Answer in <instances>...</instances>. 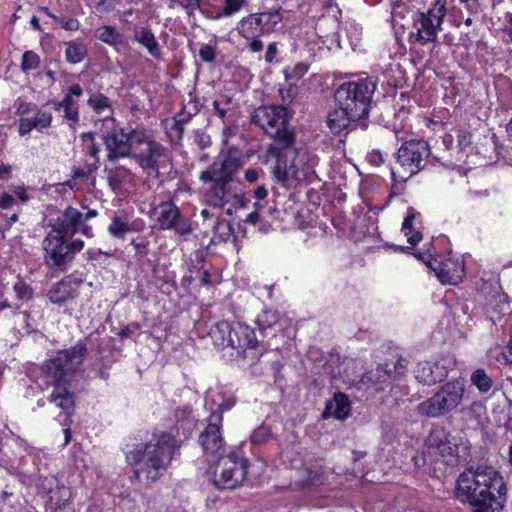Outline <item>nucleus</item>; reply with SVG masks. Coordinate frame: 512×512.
Returning a JSON list of instances; mask_svg holds the SVG:
<instances>
[{
  "label": "nucleus",
  "mask_w": 512,
  "mask_h": 512,
  "mask_svg": "<svg viewBox=\"0 0 512 512\" xmlns=\"http://www.w3.org/2000/svg\"><path fill=\"white\" fill-rule=\"evenodd\" d=\"M59 25L67 31H77L80 28V22L73 17H57L52 16Z\"/></svg>",
  "instance_id": "nucleus-53"
},
{
  "label": "nucleus",
  "mask_w": 512,
  "mask_h": 512,
  "mask_svg": "<svg viewBox=\"0 0 512 512\" xmlns=\"http://www.w3.org/2000/svg\"><path fill=\"white\" fill-rule=\"evenodd\" d=\"M2 467L10 474L23 478H34L42 469H47L48 454L40 449L30 448L19 436L15 435L7 426L2 429Z\"/></svg>",
  "instance_id": "nucleus-5"
},
{
  "label": "nucleus",
  "mask_w": 512,
  "mask_h": 512,
  "mask_svg": "<svg viewBox=\"0 0 512 512\" xmlns=\"http://www.w3.org/2000/svg\"><path fill=\"white\" fill-rule=\"evenodd\" d=\"M281 22V8L250 13L237 23L236 31L251 53H260L264 49L261 37L272 34Z\"/></svg>",
  "instance_id": "nucleus-10"
},
{
  "label": "nucleus",
  "mask_w": 512,
  "mask_h": 512,
  "mask_svg": "<svg viewBox=\"0 0 512 512\" xmlns=\"http://www.w3.org/2000/svg\"><path fill=\"white\" fill-rule=\"evenodd\" d=\"M207 183L208 187L204 191V202L214 208L223 209L230 205L227 212L230 214L231 208L243 205L244 195L233 187L230 180L224 178H199Z\"/></svg>",
  "instance_id": "nucleus-19"
},
{
  "label": "nucleus",
  "mask_w": 512,
  "mask_h": 512,
  "mask_svg": "<svg viewBox=\"0 0 512 512\" xmlns=\"http://www.w3.org/2000/svg\"><path fill=\"white\" fill-rule=\"evenodd\" d=\"M352 120L349 111L339 107L329 112L326 124L333 134H340Z\"/></svg>",
  "instance_id": "nucleus-37"
},
{
  "label": "nucleus",
  "mask_w": 512,
  "mask_h": 512,
  "mask_svg": "<svg viewBox=\"0 0 512 512\" xmlns=\"http://www.w3.org/2000/svg\"><path fill=\"white\" fill-rule=\"evenodd\" d=\"M209 335L216 347H230L251 363L258 362L262 356L255 331L244 323L219 321L212 326Z\"/></svg>",
  "instance_id": "nucleus-6"
},
{
  "label": "nucleus",
  "mask_w": 512,
  "mask_h": 512,
  "mask_svg": "<svg viewBox=\"0 0 512 512\" xmlns=\"http://www.w3.org/2000/svg\"><path fill=\"white\" fill-rule=\"evenodd\" d=\"M478 290L485 300V314L494 324L510 312L507 296L501 292L498 274L491 273L487 278L482 277Z\"/></svg>",
  "instance_id": "nucleus-20"
},
{
  "label": "nucleus",
  "mask_w": 512,
  "mask_h": 512,
  "mask_svg": "<svg viewBox=\"0 0 512 512\" xmlns=\"http://www.w3.org/2000/svg\"><path fill=\"white\" fill-rule=\"evenodd\" d=\"M199 57L206 63H212L216 58L215 46L203 44L199 49Z\"/></svg>",
  "instance_id": "nucleus-55"
},
{
  "label": "nucleus",
  "mask_w": 512,
  "mask_h": 512,
  "mask_svg": "<svg viewBox=\"0 0 512 512\" xmlns=\"http://www.w3.org/2000/svg\"><path fill=\"white\" fill-rule=\"evenodd\" d=\"M98 169L96 163L85 162L71 168L70 178L64 183L72 191H90L95 187V172Z\"/></svg>",
  "instance_id": "nucleus-28"
},
{
  "label": "nucleus",
  "mask_w": 512,
  "mask_h": 512,
  "mask_svg": "<svg viewBox=\"0 0 512 512\" xmlns=\"http://www.w3.org/2000/svg\"><path fill=\"white\" fill-rule=\"evenodd\" d=\"M134 40L146 48L147 52L155 59L161 58L160 44L149 27L134 29Z\"/></svg>",
  "instance_id": "nucleus-34"
},
{
  "label": "nucleus",
  "mask_w": 512,
  "mask_h": 512,
  "mask_svg": "<svg viewBox=\"0 0 512 512\" xmlns=\"http://www.w3.org/2000/svg\"><path fill=\"white\" fill-rule=\"evenodd\" d=\"M101 136L109 161L131 156L134 149V129L126 132L114 118L109 117L103 122Z\"/></svg>",
  "instance_id": "nucleus-17"
},
{
  "label": "nucleus",
  "mask_w": 512,
  "mask_h": 512,
  "mask_svg": "<svg viewBox=\"0 0 512 512\" xmlns=\"http://www.w3.org/2000/svg\"><path fill=\"white\" fill-rule=\"evenodd\" d=\"M309 70V64L306 62H298L293 66H287L283 69V74L286 80H299Z\"/></svg>",
  "instance_id": "nucleus-47"
},
{
  "label": "nucleus",
  "mask_w": 512,
  "mask_h": 512,
  "mask_svg": "<svg viewBox=\"0 0 512 512\" xmlns=\"http://www.w3.org/2000/svg\"><path fill=\"white\" fill-rule=\"evenodd\" d=\"M303 486H316L322 484V472L320 469H307L306 477L302 481Z\"/></svg>",
  "instance_id": "nucleus-52"
},
{
  "label": "nucleus",
  "mask_w": 512,
  "mask_h": 512,
  "mask_svg": "<svg viewBox=\"0 0 512 512\" xmlns=\"http://www.w3.org/2000/svg\"><path fill=\"white\" fill-rule=\"evenodd\" d=\"M408 361L400 357L396 363L378 365L375 369L362 376V383L368 388L381 392L387 388L393 389V384L399 385L406 375Z\"/></svg>",
  "instance_id": "nucleus-21"
},
{
  "label": "nucleus",
  "mask_w": 512,
  "mask_h": 512,
  "mask_svg": "<svg viewBox=\"0 0 512 512\" xmlns=\"http://www.w3.org/2000/svg\"><path fill=\"white\" fill-rule=\"evenodd\" d=\"M278 53V44L276 42H271L267 46V50L265 53V61L267 63H272Z\"/></svg>",
  "instance_id": "nucleus-63"
},
{
  "label": "nucleus",
  "mask_w": 512,
  "mask_h": 512,
  "mask_svg": "<svg viewBox=\"0 0 512 512\" xmlns=\"http://www.w3.org/2000/svg\"><path fill=\"white\" fill-rule=\"evenodd\" d=\"M465 4V7L470 12V14H478L480 11V3L479 0H460Z\"/></svg>",
  "instance_id": "nucleus-64"
},
{
  "label": "nucleus",
  "mask_w": 512,
  "mask_h": 512,
  "mask_svg": "<svg viewBox=\"0 0 512 512\" xmlns=\"http://www.w3.org/2000/svg\"><path fill=\"white\" fill-rule=\"evenodd\" d=\"M95 37L101 42L118 48L126 44L124 35L111 25H103L95 30Z\"/></svg>",
  "instance_id": "nucleus-38"
},
{
  "label": "nucleus",
  "mask_w": 512,
  "mask_h": 512,
  "mask_svg": "<svg viewBox=\"0 0 512 512\" xmlns=\"http://www.w3.org/2000/svg\"><path fill=\"white\" fill-rule=\"evenodd\" d=\"M101 255L111 256L112 254L110 252H105L99 248L88 249L84 253V256L89 261L98 260Z\"/></svg>",
  "instance_id": "nucleus-61"
},
{
  "label": "nucleus",
  "mask_w": 512,
  "mask_h": 512,
  "mask_svg": "<svg viewBox=\"0 0 512 512\" xmlns=\"http://www.w3.org/2000/svg\"><path fill=\"white\" fill-rule=\"evenodd\" d=\"M248 470V460L235 450L217 460L212 481L218 489H235L243 484Z\"/></svg>",
  "instance_id": "nucleus-15"
},
{
  "label": "nucleus",
  "mask_w": 512,
  "mask_h": 512,
  "mask_svg": "<svg viewBox=\"0 0 512 512\" xmlns=\"http://www.w3.org/2000/svg\"><path fill=\"white\" fill-rule=\"evenodd\" d=\"M176 448L175 438L168 433H162L148 443L137 444L126 453V459L134 467L139 481L153 482L167 470Z\"/></svg>",
  "instance_id": "nucleus-4"
},
{
  "label": "nucleus",
  "mask_w": 512,
  "mask_h": 512,
  "mask_svg": "<svg viewBox=\"0 0 512 512\" xmlns=\"http://www.w3.org/2000/svg\"><path fill=\"white\" fill-rule=\"evenodd\" d=\"M20 66L21 70L26 74L34 71L40 66V56L32 50L25 51L22 55Z\"/></svg>",
  "instance_id": "nucleus-45"
},
{
  "label": "nucleus",
  "mask_w": 512,
  "mask_h": 512,
  "mask_svg": "<svg viewBox=\"0 0 512 512\" xmlns=\"http://www.w3.org/2000/svg\"><path fill=\"white\" fill-rule=\"evenodd\" d=\"M13 290L19 300L27 301L32 298L33 290L25 282L18 280L13 285Z\"/></svg>",
  "instance_id": "nucleus-51"
},
{
  "label": "nucleus",
  "mask_w": 512,
  "mask_h": 512,
  "mask_svg": "<svg viewBox=\"0 0 512 512\" xmlns=\"http://www.w3.org/2000/svg\"><path fill=\"white\" fill-rule=\"evenodd\" d=\"M205 408L210 411V415L219 413L221 416L224 411L230 410L235 399L232 395H227L222 389H210L205 396Z\"/></svg>",
  "instance_id": "nucleus-32"
},
{
  "label": "nucleus",
  "mask_w": 512,
  "mask_h": 512,
  "mask_svg": "<svg viewBox=\"0 0 512 512\" xmlns=\"http://www.w3.org/2000/svg\"><path fill=\"white\" fill-rule=\"evenodd\" d=\"M470 382L477 388L480 394L490 392L494 384L492 378L482 368L476 369L471 373Z\"/></svg>",
  "instance_id": "nucleus-42"
},
{
  "label": "nucleus",
  "mask_w": 512,
  "mask_h": 512,
  "mask_svg": "<svg viewBox=\"0 0 512 512\" xmlns=\"http://www.w3.org/2000/svg\"><path fill=\"white\" fill-rule=\"evenodd\" d=\"M280 320V315L278 311L271 309H264L261 313H259L256 317L255 323L257 324L259 330L263 334H267L268 330H274L278 325Z\"/></svg>",
  "instance_id": "nucleus-41"
},
{
  "label": "nucleus",
  "mask_w": 512,
  "mask_h": 512,
  "mask_svg": "<svg viewBox=\"0 0 512 512\" xmlns=\"http://www.w3.org/2000/svg\"><path fill=\"white\" fill-rule=\"evenodd\" d=\"M13 195L18 198V200L22 203H26L29 201L30 196L28 194V188L24 185H14L9 187V192L2 193V211L13 209V212L9 214L2 213V219L4 217L8 218L7 227L9 228L14 222L18 219L19 206L15 202Z\"/></svg>",
  "instance_id": "nucleus-31"
},
{
  "label": "nucleus",
  "mask_w": 512,
  "mask_h": 512,
  "mask_svg": "<svg viewBox=\"0 0 512 512\" xmlns=\"http://www.w3.org/2000/svg\"><path fill=\"white\" fill-rule=\"evenodd\" d=\"M84 282L85 275L80 271H74L52 284L46 296L52 304L59 307L65 306L67 303L78 298L80 288Z\"/></svg>",
  "instance_id": "nucleus-24"
},
{
  "label": "nucleus",
  "mask_w": 512,
  "mask_h": 512,
  "mask_svg": "<svg viewBox=\"0 0 512 512\" xmlns=\"http://www.w3.org/2000/svg\"><path fill=\"white\" fill-rule=\"evenodd\" d=\"M506 493L503 477L492 467H469L456 481V498L473 512H501Z\"/></svg>",
  "instance_id": "nucleus-2"
},
{
  "label": "nucleus",
  "mask_w": 512,
  "mask_h": 512,
  "mask_svg": "<svg viewBox=\"0 0 512 512\" xmlns=\"http://www.w3.org/2000/svg\"><path fill=\"white\" fill-rule=\"evenodd\" d=\"M460 413L466 422L479 426L486 415V406L481 401H473L468 406L463 407Z\"/></svg>",
  "instance_id": "nucleus-39"
},
{
  "label": "nucleus",
  "mask_w": 512,
  "mask_h": 512,
  "mask_svg": "<svg viewBox=\"0 0 512 512\" xmlns=\"http://www.w3.org/2000/svg\"><path fill=\"white\" fill-rule=\"evenodd\" d=\"M86 353L85 344L77 342L68 349L58 351L46 361L44 366L37 369L40 373L35 380L38 387L42 390L52 387L49 402L60 408L66 415L73 412L75 405L70 378L83 364Z\"/></svg>",
  "instance_id": "nucleus-1"
},
{
  "label": "nucleus",
  "mask_w": 512,
  "mask_h": 512,
  "mask_svg": "<svg viewBox=\"0 0 512 512\" xmlns=\"http://www.w3.org/2000/svg\"><path fill=\"white\" fill-rule=\"evenodd\" d=\"M270 435L271 433L266 426H260L253 431L251 435V441L255 444H261L265 442L270 437Z\"/></svg>",
  "instance_id": "nucleus-56"
},
{
  "label": "nucleus",
  "mask_w": 512,
  "mask_h": 512,
  "mask_svg": "<svg viewBox=\"0 0 512 512\" xmlns=\"http://www.w3.org/2000/svg\"><path fill=\"white\" fill-rule=\"evenodd\" d=\"M430 154V146L425 140L419 139L404 142L397 152L399 168H390V174L394 182L393 188L398 189L396 183L401 185L411 176L422 170Z\"/></svg>",
  "instance_id": "nucleus-11"
},
{
  "label": "nucleus",
  "mask_w": 512,
  "mask_h": 512,
  "mask_svg": "<svg viewBox=\"0 0 512 512\" xmlns=\"http://www.w3.org/2000/svg\"><path fill=\"white\" fill-rule=\"evenodd\" d=\"M143 228L144 222L142 220L137 219L130 221L125 211H118L113 213L107 231L111 237L124 240L127 233L139 232Z\"/></svg>",
  "instance_id": "nucleus-30"
},
{
  "label": "nucleus",
  "mask_w": 512,
  "mask_h": 512,
  "mask_svg": "<svg viewBox=\"0 0 512 512\" xmlns=\"http://www.w3.org/2000/svg\"><path fill=\"white\" fill-rule=\"evenodd\" d=\"M170 2V8H173L174 5H178L183 8L187 14H192L200 7V0H170Z\"/></svg>",
  "instance_id": "nucleus-54"
},
{
  "label": "nucleus",
  "mask_w": 512,
  "mask_h": 512,
  "mask_svg": "<svg viewBox=\"0 0 512 512\" xmlns=\"http://www.w3.org/2000/svg\"><path fill=\"white\" fill-rule=\"evenodd\" d=\"M84 94L83 88L79 83H74L67 87L64 96L60 101L53 102V108L62 113L63 121L70 129L75 130L80 122L79 101Z\"/></svg>",
  "instance_id": "nucleus-25"
},
{
  "label": "nucleus",
  "mask_w": 512,
  "mask_h": 512,
  "mask_svg": "<svg viewBox=\"0 0 512 512\" xmlns=\"http://www.w3.org/2000/svg\"><path fill=\"white\" fill-rule=\"evenodd\" d=\"M351 414V402L344 393L337 392L334 397L327 401L323 417H333L337 420H345Z\"/></svg>",
  "instance_id": "nucleus-33"
},
{
  "label": "nucleus",
  "mask_w": 512,
  "mask_h": 512,
  "mask_svg": "<svg viewBox=\"0 0 512 512\" xmlns=\"http://www.w3.org/2000/svg\"><path fill=\"white\" fill-rule=\"evenodd\" d=\"M35 129L39 132L47 130L52 123L53 116L50 111L39 109L34 117L31 118Z\"/></svg>",
  "instance_id": "nucleus-48"
},
{
  "label": "nucleus",
  "mask_w": 512,
  "mask_h": 512,
  "mask_svg": "<svg viewBox=\"0 0 512 512\" xmlns=\"http://www.w3.org/2000/svg\"><path fill=\"white\" fill-rule=\"evenodd\" d=\"M33 125H34V123L31 118H29V117L21 118L19 120V125H18L19 134L21 136H25V135L29 134L33 129H35V126H33Z\"/></svg>",
  "instance_id": "nucleus-57"
},
{
  "label": "nucleus",
  "mask_w": 512,
  "mask_h": 512,
  "mask_svg": "<svg viewBox=\"0 0 512 512\" xmlns=\"http://www.w3.org/2000/svg\"><path fill=\"white\" fill-rule=\"evenodd\" d=\"M446 3V0H435L427 12L418 13L413 22V37L417 43L425 45L437 40L447 13Z\"/></svg>",
  "instance_id": "nucleus-18"
},
{
  "label": "nucleus",
  "mask_w": 512,
  "mask_h": 512,
  "mask_svg": "<svg viewBox=\"0 0 512 512\" xmlns=\"http://www.w3.org/2000/svg\"><path fill=\"white\" fill-rule=\"evenodd\" d=\"M66 235L50 230L42 242L44 260L48 267L64 271L73 262L77 253L84 249L81 239L67 240Z\"/></svg>",
  "instance_id": "nucleus-13"
},
{
  "label": "nucleus",
  "mask_w": 512,
  "mask_h": 512,
  "mask_svg": "<svg viewBox=\"0 0 512 512\" xmlns=\"http://www.w3.org/2000/svg\"><path fill=\"white\" fill-rule=\"evenodd\" d=\"M367 161L373 166H379L384 163V155L379 150H373L367 155Z\"/></svg>",
  "instance_id": "nucleus-60"
},
{
  "label": "nucleus",
  "mask_w": 512,
  "mask_h": 512,
  "mask_svg": "<svg viewBox=\"0 0 512 512\" xmlns=\"http://www.w3.org/2000/svg\"><path fill=\"white\" fill-rule=\"evenodd\" d=\"M194 142L201 149H205L211 145V138L208 134H206L202 131H196L195 136H194Z\"/></svg>",
  "instance_id": "nucleus-58"
},
{
  "label": "nucleus",
  "mask_w": 512,
  "mask_h": 512,
  "mask_svg": "<svg viewBox=\"0 0 512 512\" xmlns=\"http://www.w3.org/2000/svg\"><path fill=\"white\" fill-rule=\"evenodd\" d=\"M108 184L114 192L122 191L126 185L133 181V174L130 169L119 166L110 169L107 175Z\"/></svg>",
  "instance_id": "nucleus-36"
},
{
  "label": "nucleus",
  "mask_w": 512,
  "mask_h": 512,
  "mask_svg": "<svg viewBox=\"0 0 512 512\" xmlns=\"http://www.w3.org/2000/svg\"><path fill=\"white\" fill-rule=\"evenodd\" d=\"M419 219L420 213L416 212L412 208H409L407 215L402 223L401 230L404 236L407 238L408 243L411 245H416L422 239V234L419 231Z\"/></svg>",
  "instance_id": "nucleus-35"
},
{
  "label": "nucleus",
  "mask_w": 512,
  "mask_h": 512,
  "mask_svg": "<svg viewBox=\"0 0 512 512\" xmlns=\"http://www.w3.org/2000/svg\"><path fill=\"white\" fill-rule=\"evenodd\" d=\"M260 175H264L261 169L249 168L244 175V178L249 183H255L258 181Z\"/></svg>",
  "instance_id": "nucleus-62"
},
{
  "label": "nucleus",
  "mask_w": 512,
  "mask_h": 512,
  "mask_svg": "<svg viewBox=\"0 0 512 512\" xmlns=\"http://www.w3.org/2000/svg\"><path fill=\"white\" fill-rule=\"evenodd\" d=\"M24 483H32L36 484L37 490L41 494H45L49 496V499L52 500L53 496L51 495L55 488L58 487L59 481L54 475H42L39 473L34 478H23Z\"/></svg>",
  "instance_id": "nucleus-40"
},
{
  "label": "nucleus",
  "mask_w": 512,
  "mask_h": 512,
  "mask_svg": "<svg viewBox=\"0 0 512 512\" xmlns=\"http://www.w3.org/2000/svg\"><path fill=\"white\" fill-rule=\"evenodd\" d=\"M222 417L218 413H214L208 418V425L205 430L199 435V444L201 445L204 454L207 457L218 458L224 447V440L221 433Z\"/></svg>",
  "instance_id": "nucleus-27"
},
{
  "label": "nucleus",
  "mask_w": 512,
  "mask_h": 512,
  "mask_svg": "<svg viewBox=\"0 0 512 512\" xmlns=\"http://www.w3.org/2000/svg\"><path fill=\"white\" fill-rule=\"evenodd\" d=\"M465 394V384L462 379L449 381L430 398L420 402L416 411L418 415L437 418L456 409L462 402Z\"/></svg>",
  "instance_id": "nucleus-12"
},
{
  "label": "nucleus",
  "mask_w": 512,
  "mask_h": 512,
  "mask_svg": "<svg viewBox=\"0 0 512 512\" xmlns=\"http://www.w3.org/2000/svg\"><path fill=\"white\" fill-rule=\"evenodd\" d=\"M151 217L161 230H173L180 236L192 233L190 219L182 215L180 209L171 200L156 205L151 211Z\"/></svg>",
  "instance_id": "nucleus-22"
},
{
  "label": "nucleus",
  "mask_w": 512,
  "mask_h": 512,
  "mask_svg": "<svg viewBox=\"0 0 512 512\" xmlns=\"http://www.w3.org/2000/svg\"><path fill=\"white\" fill-rule=\"evenodd\" d=\"M415 256L432 270L442 284L456 285L465 276L464 261L452 253L433 257L430 251L418 252Z\"/></svg>",
  "instance_id": "nucleus-16"
},
{
  "label": "nucleus",
  "mask_w": 512,
  "mask_h": 512,
  "mask_svg": "<svg viewBox=\"0 0 512 512\" xmlns=\"http://www.w3.org/2000/svg\"><path fill=\"white\" fill-rule=\"evenodd\" d=\"M65 60L70 64H78L87 56L86 46L82 43L69 41L65 43Z\"/></svg>",
  "instance_id": "nucleus-43"
},
{
  "label": "nucleus",
  "mask_w": 512,
  "mask_h": 512,
  "mask_svg": "<svg viewBox=\"0 0 512 512\" xmlns=\"http://www.w3.org/2000/svg\"><path fill=\"white\" fill-rule=\"evenodd\" d=\"M290 118L287 108L282 105L260 106L251 114L252 123L274 139V145L283 148H290L295 142V133L290 124Z\"/></svg>",
  "instance_id": "nucleus-8"
},
{
  "label": "nucleus",
  "mask_w": 512,
  "mask_h": 512,
  "mask_svg": "<svg viewBox=\"0 0 512 512\" xmlns=\"http://www.w3.org/2000/svg\"><path fill=\"white\" fill-rule=\"evenodd\" d=\"M131 245L135 251V257L137 260L146 258L149 254V240L146 237L138 236L132 239Z\"/></svg>",
  "instance_id": "nucleus-50"
},
{
  "label": "nucleus",
  "mask_w": 512,
  "mask_h": 512,
  "mask_svg": "<svg viewBox=\"0 0 512 512\" xmlns=\"http://www.w3.org/2000/svg\"><path fill=\"white\" fill-rule=\"evenodd\" d=\"M458 146L465 149L471 144L472 134L467 130H459L457 133Z\"/></svg>",
  "instance_id": "nucleus-59"
},
{
  "label": "nucleus",
  "mask_w": 512,
  "mask_h": 512,
  "mask_svg": "<svg viewBox=\"0 0 512 512\" xmlns=\"http://www.w3.org/2000/svg\"><path fill=\"white\" fill-rule=\"evenodd\" d=\"M84 213L78 209L68 206L61 216L54 220L51 229L63 235L72 237L76 233H81L87 238L93 237V229L90 225L83 222Z\"/></svg>",
  "instance_id": "nucleus-26"
},
{
  "label": "nucleus",
  "mask_w": 512,
  "mask_h": 512,
  "mask_svg": "<svg viewBox=\"0 0 512 512\" xmlns=\"http://www.w3.org/2000/svg\"><path fill=\"white\" fill-rule=\"evenodd\" d=\"M214 239L218 241L226 242L232 235V227L230 223L225 219L217 218L213 225Z\"/></svg>",
  "instance_id": "nucleus-46"
},
{
  "label": "nucleus",
  "mask_w": 512,
  "mask_h": 512,
  "mask_svg": "<svg viewBox=\"0 0 512 512\" xmlns=\"http://www.w3.org/2000/svg\"><path fill=\"white\" fill-rule=\"evenodd\" d=\"M376 90V82L371 77L358 78L342 83L335 92L339 107L349 111L353 121L366 119Z\"/></svg>",
  "instance_id": "nucleus-9"
},
{
  "label": "nucleus",
  "mask_w": 512,
  "mask_h": 512,
  "mask_svg": "<svg viewBox=\"0 0 512 512\" xmlns=\"http://www.w3.org/2000/svg\"><path fill=\"white\" fill-rule=\"evenodd\" d=\"M87 105L96 113L102 114L105 111L113 112L110 99L99 92L92 93L88 100Z\"/></svg>",
  "instance_id": "nucleus-44"
},
{
  "label": "nucleus",
  "mask_w": 512,
  "mask_h": 512,
  "mask_svg": "<svg viewBox=\"0 0 512 512\" xmlns=\"http://www.w3.org/2000/svg\"><path fill=\"white\" fill-rule=\"evenodd\" d=\"M455 367V356L445 353L440 354L434 361L418 362L414 369V375L419 383L431 386L444 381Z\"/></svg>",
  "instance_id": "nucleus-23"
},
{
  "label": "nucleus",
  "mask_w": 512,
  "mask_h": 512,
  "mask_svg": "<svg viewBox=\"0 0 512 512\" xmlns=\"http://www.w3.org/2000/svg\"><path fill=\"white\" fill-rule=\"evenodd\" d=\"M248 6V0H223L221 15L230 17Z\"/></svg>",
  "instance_id": "nucleus-49"
},
{
  "label": "nucleus",
  "mask_w": 512,
  "mask_h": 512,
  "mask_svg": "<svg viewBox=\"0 0 512 512\" xmlns=\"http://www.w3.org/2000/svg\"><path fill=\"white\" fill-rule=\"evenodd\" d=\"M133 140L134 149L130 157L148 176L157 177L160 169H166L170 165V150L155 139L151 130L136 127Z\"/></svg>",
  "instance_id": "nucleus-7"
},
{
  "label": "nucleus",
  "mask_w": 512,
  "mask_h": 512,
  "mask_svg": "<svg viewBox=\"0 0 512 512\" xmlns=\"http://www.w3.org/2000/svg\"><path fill=\"white\" fill-rule=\"evenodd\" d=\"M268 154L276 159L272 168L274 181L287 188L296 189L298 186L311 183L315 177L314 168L319 158L305 148L294 149L270 145Z\"/></svg>",
  "instance_id": "nucleus-3"
},
{
  "label": "nucleus",
  "mask_w": 512,
  "mask_h": 512,
  "mask_svg": "<svg viewBox=\"0 0 512 512\" xmlns=\"http://www.w3.org/2000/svg\"><path fill=\"white\" fill-rule=\"evenodd\" d=\"M450 435L444 429L433 430L426 439L421 458L414 457L416 466L437 464L439 462L454 466L458 462V446L450 441Z\"/></svg>",
  "instance_id": "nucleus-14"
},
{
  "label": "nucleus",
  "mask_w": 512,
  "mask_h": 512,
  "mask_svg": "<svg viewBox=\"0 0 512 512\" xmlns=\"http://www.w3.org/2000/svg\"><path fill=\"white\" fill-rule=\"evenodd\" d=\"M240 167L239 158L225 154L219 156L210 167L200 173L199 178H224L232 181L233 173Z\"/></svg>",
  "instance_id": "nucleus-29"
}]
</instances>
